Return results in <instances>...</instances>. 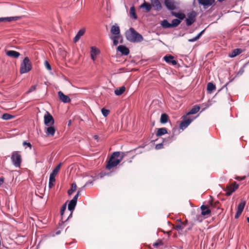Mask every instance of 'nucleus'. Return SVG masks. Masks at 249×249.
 Returning a JSON list of instances; mask_svg holds the SVG:
<instances>
[{
  "instance_id": "obj_1",
  "label": "nucleus",
  "mask_w": 249,
  "mask_h": 249,
  "mask_svg": "<svg viewBox=\"0 0 249 249\" xmlns=\"http://www.w3.org/2000/svg\"><path fill=\"white\" fill-rule=\"evenodd\" d=\"M125 34L126 39L131 42H140L143 40L142 36L133 28H130Z\"/></svg>"
},
{
  "instance_id": "obj_2",
  "label": "nucleus",
  "mask_w": 249,
  "mask_h": 249,
  "mask_svg": "<svg viewBox=\"0 0 249 249\" xmlns=\"http://www.w3.org/2000/svg\"><path fill=\"white\" fill-rule=\"evenodd\" d=\"M32 68V63L28 57H25L20 63V73L24 74L29 72Z\"/></svg>"
},
{
  "instance_id": "obj_3",
  "label": "nucleus",
  "mask_w": 249,
  "mask_h": 249,
  "mask_svg": "<svg viewBox=\"0 0 249 249\" xmlns=\"http://www.w3.org/2000/svg\"><path fill=\"white\" fill-rule=\"evenodd\" d=\"M11 159L13 165L17 168H20L21 162V156L19 151H15L12 153Z\"/></svg>"
},
{
  "instance_id": "obj_4",
  "label": "nucleus",
  "mask_w": 249,
  "mask_h": 249,
  "mask_svg": "<svg viewBox=\"0 0 249 249\" xmlns=\"http://www.w3.org/2000/svg\"><path fill=\"white\" fill-rule=\"evenodd\" d=\"M196 13L195 11H192L187 14L188 18H186V25L190 26L194 23L196 20Z\"/></svg>"
},
{
  "instance_id": "obj_5",
  "label": "nucleus",
  "mask_w": 249,
  "mask_h": 249,
  "mask_svg": "<svg viewBox=\"0 0 249 249\" xmlns=\"http://www.w3.org/2000/svg\"><path fill=\"white\" fill-rule=\"evenodd\" d=\"M44 124L46 126L53 125L54 124V120L52 115L46 111L44 116Z\"/></svg>"
},
{
  "instance_id": "obj_6",
  "label": "nucleus",
  "mask_w": 249,
  "mask_h": 249,
  "mask_svg": "<svg viewBox=\"0 0 249 249\" xmlns=\"http://www.w3.org/2000/svg\"><path fill=\"white\" fill-rule=\"evenodd\" d=\"M238 187L239 185L236 182H234L230 185H227L226 189L224 190V191H227L226 195L227 196H230L233 192L238 189Z\"/></svg>"
},
{
  "instance_id": "obj_7",
  "label": "nucleus",
  "mask_w": 249,
  "mask_h": 249,
  "mask_svg": "<svg viewBox=\"0 0 249 249\" xmlns=\"http://www.w3.org/2000/svg\"><path fill=\"white\" fill-rule=\"evenodd\" d=\"M120 162L121 160H114L110 158L106 165V169L109 170L112 168L116 166Z\"/></svg>"
},
{
  "instance_id": "obj_8",
  "label": "nucleus",
  "mask_w": 249,
  "mask_h": 249,
  "mask_svg": "<svg viewBox=\"0 0 249 249\" xmlns=\"http://www.w3.org/2000/svg\"><path fill=\"white\" fill-rule=\"evenodd\" d=\"M164 4L166 8L169 10L172 11L177 9L174 0H164Z\"/></svg>"
},
{
  "instance_id": "obj_9",
  "label": "nucleus",
  "mask_w": 249,
  "mask_h": 249,
  "mask_svg": "<svg viewBox=\"0 0 249 249\" xmlns=\"http://www.w3.org/2000/svg\"><path fill=\"white\" fill-rule=\"evenodd\" d=\"M194 118H187V119L182 121L180 124L179 127L180 129L184 130L193 122Z\"/></svg>"
},
{
  "instance_id": "obj_10",
  "label": "nucleus",
  "mask_w": 249,
  "mask_h": 249,
  "mask_svg": "<svg viewBox=\"0 0 249 249\" xmlns=\"http://www.w3.org/2000/svg\"><path fill=\"white\" fill-rule=\"evenodd\" d=\"M58 95L59 99L63 103H68L71 102L70 98L68 96L65 95L62 91H58Z\"/></svg>"
},
{
  "instance_id": "obj_11",
  "label": "nucleus",
  "mask_w": 249,
  "mask_h": 249,
  "mask_svg": "<svg viewBox=\"0 0 249 249\" xmlns=\"http://www.w3.org/2000/svg\"><path fill=\"white\" fill-rule=\"evenodd\" d=\"M174 57L171 55H166L164 56V60L167 63L171 64L172 65L175 66L177 64L176 60L174 59Z\"/></svg>"
},
{
  "instance_id": "obj_12",
  "label": "nucleus",
  "mask_w": 249,
  "mask_h": 249,
  "mask_svg": "<svg viewBox=\"0 0 249 249\" xmlns=\"http://www.w3.org/2000/svg\"><path fill=\"white\" fill-rule=\"evenodd\" d=\"M117 50L121 52L123 55H127L129 53V49L124 45H119L117 47Z\"/></svg>"
},
{
  "instance_id": "obj_13",
  "label": "nucleus",
  "mask_w": 249,
  "mask_h": 249,
  "mask_svg": "<svg viewBox=\"0 0 249 249\" xmlns=\"http://www.w3.org/2000/svg\"><path fill=\"white\" fill-rule=\"evenodd\" d=\"M198 2L199 4L206 8L212 5L214 2V0H198Z\"/></svg>"
},
{
  "instance_id": "obj_14",
  "label": "nucleus",
  "mask_w": 249,
  "mask_h": 249,
  "mask_svg": "<svg viewBox=\"0 0 249 249\" xmlns=\"http://www.w3.org/2000/svg\"><path fill=\"white\" fill-rule=\"evenodd\" d=\"M152 5L155 8V10L160 11L162 9L161 4L159 0H150Z\"/></svg>"
},
{
  "instance_id": "obj_15",
  "label": "nucleus",
  "mask_w": 249,
  "mask_h": 249,
  "mask_svg": "<svg viewBox=\"0 0 249 249\" xmlns=\"http://www.w3.org/2000/svg\"><path fill=\"white\" fill-rule=\"evenodd\" d=\"M6 54L7 56L14 58H18L20 55L18 52L13 50L6 51Z\"/></svg>"
},
{
  "instance_id": "obj_16",
  "label": "nucleus",
  "mask_w": 249,
  "mask_h": 249,
  "mask_svg": "<svg viewBox=\"0 0 249 249\" xmlns=\"http://www.w3.org/2000/svg\"><path fill=\"white\" fill-rule=\"evenodd\" d=\"M66 206L67 204L66 203H65L63 205L61 209V220L63 223L66 222L70 217L72 216V212H71L69 216L67 217V218L66 219H65V220L63 221L64 214L65 213V211L66 210Z\"/></svg>"
},
{
  "instance_id": "obj_17",
  "label": "nucleus",
  "mask_w": 249,
  "mask_h": 249,
  "mask_svg": "<svg viewBox=\"0 0 249 249\" xmlns=\"http://www.w3.org/2000/svg\"><path fill=\"white\" fill-rule=\"evenodd\" d=\"M201 210V215L203 216L208 215L211 213V210L206 205H202L200 207Z\"/></svg>"
},
{
  "instance_id": "obj_18",
  "label": "nucleus",
  "mask_w": 249,
  "mask_h": 249,
  "mask_svg": "<svg viewBox=\"0 0 249 249\" xmlns=\"http://www.w3.org/2000/svg\"><path fill=\"white\" fill-rule=\"evenodd\" d=\"M110 32L115 36L120 35V30L119 26L117 24L113 25L111 28Z\"/></svg>"
},
{
  "instance_id": "obj_19",
  "label": "nucleus",
  "mask_w": 249,
  "mask_h": 249,
  "mask_svg": "<svg viewBox=\"0 0 249 249\" xmlns=\"http://www.w3.org/2000/svg\"><path fill=\"white\" fill-rule=\"evenodd\" d=\"M48 127L46 128L45 133L47 136H53L55 132V129L54 126L52 125L48 126Z\"/></svg>"
},
{
  "instance_id": "obj_20",
  "label": "nucleus",
  "mask_w": 249,
  "mask_h": 249,
  "mask_svg": "<svg viewBox=\"0 0 249 249\" xmlns=\"http://www.w3.org/2000/svg\"><path fill=\"white\" fill-rule=\"evenodd\" d=\"M19 18V17H10L5 18H0V22H11L13 20H17Z\"/></svg>"
},
{
  "instance_id": "obj_21",
  "label": "nucleus",
  "mask_w": 249,
  "mask_h": 249,
  "mask_svg": "<svg viewBox=\"0 0 249 249\" xmlns=\"http://www.w3.org/2000/svg\"><path fill=\"white\" fill-rule=\"evenodd\" d=\"M85 33V29H82L80 30L78 33H77L76 35L73 38V42L76 43L77 42L79 39L80 38L81 36H83Z\"/></svg>"
},
{
  "instance_id": "obj_22",
  "label": "nucleus",
  "mask_w": 249,
  "mask_h": 249,
  "mask_svg": "<svg viewBox=\"0 0 249 249\" xmlns=\"http://www.w3.org/2000/svg\"><path fill=\"white\" fill-rule=\"evenodd\" d=\"M140 8L145 9V12L148 13L151 10L152 8V5L149 3L144 1V2L142 5H141Z\"/></svg>"
},
{
  "instance_id": "obj_23",
  "label": "nucleus",
  "mask_w": 249,
  "mask_h": 249,
  "mask_svg": "<svg viewBox=\"0 0 249 249\" xmlns=\"http://www.w3.org/2000/svg\"><path fill=\"white\" fill-rule=\"evenodd\" d=\"M200 107L198 105H195L190 109V110L187 113V115L194 114L199 111Z\"/></svg>"
},
{
  "instance_id": "obj_24",
  "label": "nucleus",
  "mask_w": 249,
  "mask_h": 249,
  "mask_svg": "<svg viewBox=\"0 0 249 249\" xmlns=\"http://www.w3.org/2000/svg\"><path fill=\"white\" fill-rule=\"evenodd\" d=\"M242 52V50L241 49H235L231 51V53L229 54V56L231 58H233L240 54Z\"/></svg>"
},
{
  "instance_id": "obj_25",
  "label": "nucleus",
  "mask_w": 249,
  "mask_h": 249,
  "mask_svg": "<svg viewBox=\"0 0 249 249\" xmlns=\"http://www.w3.org/2000/svg\"><path fill=\"white\" fill-rule=\"evenodd\" d=\"M166 133H167V129L165 127H162L158 129L156 133V136L159 137L163 135Z\"/></svg>"
},
{
  "instance_id": "obj_26",
  "label": "nucleus",
  "mask_w": 249,
  "mask_h": 249,
  "mask_svg": "<svg viewBox=\"0 0 249 249\" xmlns=\"http://www.w3.org/2000/svg\"><path fill=\"white\" fill-rule=\"evenodd\" d=\"M172 15L173 16L177 18L178 19L180 20V21L185 18V15L181 13H176L173 12H172Z\"/></svg>"
},
{
  "instance_id": "obj_27",
  "label": "nucleus",
  "mask_w": 249,
  "mask_h": 249,
  "mask_svg": "<svg viewBox=\"0 0 249 249\" xmlns=\"http://www.w3.org/2000/svg\"><path fill=\"white\" fill-rule=\"evenodd\" d=\"M169 117L166 113H162L160 119V122L161 124H165L168 122Z\"/></svg>"
},
{
  "instance_id": "obj_28",
  "label": "nucleus",
  "mask_w": 249,
  "mask_h": 249,
  "mask_svg": "<svg viewBox=\"0 0 249 249\" xmlns=\"http://www.w3.org/2000/svg\"><path fill=\"white\" fill-rule=\"evenodd\" d=\"M125 88L124 86L121 87L114 91V93L116 95L119 96L122 95L125 91Z\"/></svg>"
},
{
  "instance_id": "obj_29",
  "label": "nucleus",
  "mask_w": 249,
  "mask_h": 249,
  "mask_svg": "<svg viewBox=\"0 0 249 249\" xmlns=\"http://www.w3.org/2000/svg\"><path fill=\"white\" fill-rule=\"evenodd\" d=\"M216 89L215 85L212 82H209L207 85V91L208 93H211L213 90Z\"/></svg>"
},
{
  "instance_id": "obj_30",
  "label": "nucleus",
  "mask_w": 249,
  "mask_h": 249,
  "mask_svg": "<svg viewBox=\"0 0 249 249\" xmlns=\"http://www.w3.org/2000/svg\"><path fill=\"white\" fill-rule=\"evenodd\" d=\"M76 203V202L71 200L68 204V210L72 213V211L74 210Z\"/></svg>"
},
{
  "instance_id": "obj_31",
  "label": "nucleus",
  "mask_w": 249,
  "mask_h": 249,
  "mask_svg": "<svg viewBox=\"0 0 249 249\" xmlns=\"http://www.w3.org/2000/svg\"><path fill=\"white\" fill-rule=\"evenodd\" d=\"M61 165V163H60L58 165H57L53 170L52 172L51 173L50 175H53L54 177H55L56 175L58 174L60 167Z\"/></svg>"
},
{
  "instance_id": "obj_32",
  "label": "nucleus",
  "mask_w": 249,
  "mask_h": 249,
  "mask_svg": "<svg viewBox=\"0 0 249 249\" xmlns=\"http://www.w3.org/2000/svg\"><path fill=\"white\" fill-rule=\"evenodd\" d=\"M55 181V177L53 175H50L49 182V187L50 188H52L54 185V182Z\"/></svg>"
},
{
  "instance_id": "obj_33",
  "label": "nucleus",
  "mask_w": 249,
  "mask_h": 249,
  "mask_svg": "<svg viewBox=\"0 0 249 249\" xmlns=\"http://www.w3.org/2000/svg\"><path fill=\"white\" fill-rule=\"evenodd\" d=\"M121 37L120 35L119 36H114L110 37V38L113 40V45L114 46H117L119 43V39Z\"/></svg>"
},
{
  "instance_id": "obj_34",
  "label": "nucleus",
  "mask_w": 249,
  "mask_h": 249,
  "mask_svg": "<svg viewBox=\"0 0 249 249\" xmlns=\"http://www.w3.org/2000/svg\"><path fill=\"white\" fill-rule=\"evenodd\" d=\"M161 25L164 28H172L171 23H170L166 19H164L162 21Z\"/></svg>"
},
{
  "instance_id": "obj_35",
  "label": "nucleus",
  "mask_w": 249,
  "mask_h": 249,
  "mask_svg": "<svg viewBox=\"0 0 249 249\" xmlns=\"http://www.w3.org/2000/svg\"><path fill=\"white\" fill-rule=\"evenodd\" d=\"M14 117V116L12 115L9 113H4L2 115L1 118L4 120H9L13 119Z\"/></svg>"
},
{
  "instance_id": "obj_36",
  "label": "nucleus",
  "mask_w": 249,
  "mask_h": 249,
  "mask_svg": "<svg viewBox=\"0 0 249 249\" xmlns=\"http://www.w3.org/2000/svg\"><path fill=\"white\" fill-rule=\"evenodd\" d=\"M245 205H246V201H242L238 204L237 210L242 213V212L244 209V207L245 206Z\"/></svg>"
},
{
  "instance_id": "obj_37",
  "label": "nucleus",
  "mask_w": 249,
  "mask_h": 249,
  "mask_svg": "<svg viewBox=\"0 0 249 249\" xmlns=\"http://www.w3.org/2000/svg\"><path fill=\"white\" fill-rule=\"evenodd\" d=\"M76 190V184L75 183L71 184V188L68 191L69 195H71Z\"/></svg>"
},
{
  "instance_id": "obj_38",
  "label": "nucleus",
  "mask_w": 249,
  "mask_h": 249,
  "mask_svg": "<svg viewBox=\"0 0 249 249\" xmlns=\"http://www.w3.org/2000/svg\"><path fill=\"white\" fill-rule=\"evenodd\" d=\"M130 14L133 18L135 19L137 18V16L136 14L135 9L134 6L130 7Z\"/></svg>"
},
{
  "instance_id": "obj_39",
  "label": "nucleus",
  "mask_w": 249,
  "mask_h": 249,
  "mask_svg": "<svg viewBox=\"0 0 249 249\" xmlns=\"http://www.w3.org/2000/svg\"><path fill=\"white\" fill-rule=\"evenodd\" d=\"M180 23V20L178 19H174L172 21V23H171L172 28L176 27L178 26Z\"/></svg>"
},
{
  "instance_id": "obj_40",
  "label": "nucleus",
  "mask_w": 249,
  "mask_h": 249,
  "mask_svg": "<svg viewBox=\"0 0 249 249\" xmlns=\"http://www.w3.org/2000/svg\"><path fill=\"white\" fill-rule=\"evenodd\" d=\"M180 222L181 221H180ZM185 226V225L184 224L180 222V223L176 225L175 229L178 231H182L184 229Z\"/></svg>"
},
{
  "instance_id": "obj_41",
  "label": "nucleus",
  "mask_w": 249,
  "mask_h": 249,
  "mask_svg": "<svg viewBox=\"0 0 249 249\" xmlns=\"http://www.w3.org/2000/svg\"><path fill=\"white\" fill-rule=\"evenodd\" d=\"M204 219V218L203 217V215H201V214L199 215H196L195 218V220L198 222H201Z\"/></svg>"
},
{
  "instance_id": "obj_42",
  "label": "nucleus",
  "mask_w": 249,
  "mask_h": 249,
  "mask_svg": "<svg viewBox=\"0 0 249 249\" xmlns=\"http://www.w3.org/2000/svg\"><path fill=\"white\" fill-rule=\"evenodd\" d=\"M120 152H118V151L114 152L112 153L110 158L115 160V159L119 158L120 157Z\"/></svg>"
},
{
  "instance_id": "obj_43",
  "label": "nucleus",
  "mask_w": 249,
  "mask_h": 249,
  "mask_svg": "<svg viewBox=\"0 0 249 249\" xmlns=\"http://www.w3.org/2000/svg\"><path fill=\"white\" fill-rule=\"evenodd\" d=\"M102 113L104 117H107L109 113V110L105 108H103L101 110Z\"/></svg>"
},
{
  "instance_id": "obj_44",
  "label": "nucleus",
  "mask_w": 249,
  "mask_h": 249,
  "mask_svg": "<svg viewBox=\"0 0 249 249\" xmlns=\"http://www.w3.org/2000/svg\"><path fill=\"white\" fill-rule=\"evenodd\" d=\"M99 52V51L94 47H91V53L93 54L94 55H96L98 54Z\"/></svg>"
},
{
  "instance_id": "obj_45",
  "label": "nucleus",
  "mask_w": 249,
  "mask_h": 249,
  "mask_svg": "<svg viewBox=\"0 0 249 249\" xmlns=\"http://www.w3.org/2000/svg\"><path fill=\"white\" fill-rule=\"evenodd\" d=\"M80 195V191H78L77 194L74 196L73 198L71 199L73 201L76 202L77 201V199L79 196Z\"/></svg>"
},
{
  "instance_id": "obj_46",
  "label": "nucleus",
  "mask_w": 249,
  "mask_h": 249,
  "mask_svg": "<svg viewBox=\"0 0 249 249\" xmlns=\"http://www.w3.org/2000/svg\"><path fill=\"white\" fill-rule=\"evenodd\" d=\"M247 65V64H245L244 65V67L242 68H241L239 71H238V72H237V75H239V76H240L244 72V67Z\"/></svg>"
},
{
  "instance_id": "obj_47",
  "label": "nucleus",
  "mask_w": 249,
  "mask_h": 249,
  "mask_svg": "<svg viewBox=\"0 0 249 249\" xmlns=\"http://www.w3.org/2000/svg\"><path fill=\"white\" fill-rule=\"evenodd\" d=\"M44 64H45L46 68L48 70H51V65L50 64V63L47 61H45Z\"/></svg>"
},
{
  "instance_id": "obj_48",
  "label": "nucleus",
  "mask_w": 249,
  "mask_h": 249,
  "mask_svg": "<svg viewBox=\"0 0 249 249\" xmlns=\"http://www.w3.org/2000/svg\"><path fill=\"white\" fill-rule=\"evenodd\" d=\"M36 85H34V86H31V88L29 89L28 91H27V93H30V92L34 91V90H36Z\"/></svg>"
},
{
  "instance_id": "obj_49",
  "label": "nucleus",
  "mask_w": 249,
  "mask_h": 249,
  "mask_svg": "<svg viewBox=\"0 0 249 249\" xmlns=\"http://www.w3.org/2000/svg\"><path fill=\"white\" fill-rule=\"evenodd\" d=\"M163 148V144L162 143H159L156 145L155 149L159 150Z\"/></svg>"
},
{
  "instance_id": "obj_50",
  "label": "nucleus",
  "mask_w": 249,
  "mask_h": 249,
  "mask_svg": "<svg viewBox=\"0 0 249 249\" xmlns=\"http://www.w3.org/2000/svg\"><path fill=\"white\" fill-rule=\"evenodd\" d=\"M205 29H204L202 31H201L196 36H195L196 40H197L200 37L202 36V35L205 32Z\"/></svg>"
},
{
  "instance_id": "obj_51",
  "label": "nucleus",
  "mask_w": 249,
  "mask_h": 249,
  "mask_svg": "<svg viewBox=\"0 0 249 249\" xmlns=\"http://www.w3.org/2000/svg\"><path fill=\"white\" fill-rule=\"evenodd\" d=\"M205 29H204L202 31H201L196 36H195L196 40H197L200 37L202 36V35L205 32Z\"/></svg>"
},
{
  "instance_id": "obj_52",
  "label": "nucleus",
  "mask_w": 249,
  "mask_h": 249,
  "mask_svg": "<svg viewBox=\"0 0 249 249\" xmlns=\"http://www.w3.org/2000/svg\"><path fill=\"white\" fill-rule=\"evenodd\" d=\"M205 29H204L202 31H201L196 36H195L196 40H197L200 37L202 36V35L205 32Z\"/></svg>"
},
{
  "instance_id": "obj_53",
  "label": "nucleus",
  "mask_w": 249,
  "mask_h": 249,
  "mask_svg": "<svg viewBox=\"0 0 249 249\" xmlns=\"http://www.w3.org/2000/svg\"><path fill=\"white\" fill-rule=\"evenodd\" d=\"M205 29H204L202 31H201L196 36H195L196 40H197L200 37L202 36V35L205 32Z\"/></svg>"
},
{
  "instance_id": "obj_54",
  "label": "nucleus",
  "mask_w": 249,
  "mask_h": 249,
  "mask_svg": "<svg viewBox=\"0 0 249 249\" xmlns=\"http://www.w3.org/2000/svg\"><path fill=\"white\" fill-rule=\"evenodd\" d=\"M205 29H204L202 31H201L196 36H195L196 40H197L200 37L202 36V35L205 32Z\"/></svg>"
},
{
  "instance_id": "obj_55",
  "label": "nucleus",
  "mask_w": 249,
  "mask_h": 249,
  "mask_svg": "<svg viewBox=\"0 0 249 249\" xmlns=\"http://www.w3.org/2000/svg\"><path fill=\"white\" fill-rule=\"evenodd\" d=\"M23 145H27L28 147L30 148V149H31L32 147V144L30 142H27L26 141H24L23 142Z\"/></svg>"
},
{
  "instance_id": "obj_56",
  "label": "nucleus",
  "mask_w": 249,
  "mask_h": 249,
  "mask_svg": "<svg viewBox=\"0 0 249 249\" xmlns=\"http://www.w3.org/2000/svg\"><path fill=\"white\" fill-rule=\"evenodd\" d=\"M242 212L238 211L237 210L236 213L235 214L234 217L235 219H237L239 216L241 214Z\"/></svg>"
},
{
  "instance_id": "obj_57",
  "label": "nucleus",
  "mask_w": 249,
  "mask_h": 249,
  "mask_svg": "<svg viewBox=\"0 0 249 249\" xmlns=\"http://www.w3.org/2000/svg\"><path fill=\"white\" fill-rule=\"evenodd\" d=\"M162 244V242L161 241L158 242H156L155 243L153 244V246L155 247H158L160 245H161Z\"/></svg>"
},
{
  "instance_id": "obj_58",
  "label": "nucleus",
  "mask_w": 249,
  "mask_h": 249,
  "mask_svg": "<svg viewBox=\"0 0 249 249\" xmlns=\"http://www.w3.org/2000/svg\"><path fill=\"white\" fill-rule=\"evenodd\" d=\"M196 37H194L192 38H190V39H188V41L190 42H195L196 41Z\"/></svg>"
},
{
  "instance_id": "obj_59",
  "label": "nucleus",
  "mask_w": 249,
  "mask_h": 249,
  "mask_svg": "<svg viewBox=\"0 0 249 249\" xmlns=\"http://www.w3.org/2000/svg\"><path fill=\"white\" fill-rule=\"evenodd\" d=\"M92 183V181H89L86 183V184L84 185V186L83 187V188L85 187L86 186H88L89 184Z\"/></svg>"
},
{
  "instance_id": "obj_60",
  "label": "nucleus",
  "mask_w": 249,
  "mask_h": 249,
  "mask_svg": "<svg viewBox=\"0 0 249 249\" xmlns=\"http://www.w3.org/2000/svg\"><path fill=\"white\" fill-rule=\"evenodd\" d=\"M125 155V153L124 152H122L121 153V158L119 160H121V161L123 160V158L124 157V156Z\"/></svg>"
},
{
  "instance_id": "obj_61",
  "label": "nucleus",
  "mask_w": 249,
  "mask_h": 249,
  "mask_svg": "<svg viewBox=\"0 0 249 249\" xmlns=\"http://www.w3.org/2000/svg\"><path fill=\"white\" fill-rule=\"evenodd\" d=\"M4 179L3 178H0V186L3 183Z\"/></svg>"
},
{
  "instance_id": "obj_62",
  "label": "nucleus",
  "mask_w": 249,
  "mask_h": 249,
  "mask_svg": "<svg viewBox=\"0 0 249 249\" xmlns=\"http://www.w3.org/2000/svg\"><path fill=\"white\" fill-rule=\"evenodd\" d=\"M95 55H94L93 54L91 53V57L93 60H94L95 59Z\"/></svg>"
},
{
  "instance_id": "obj_63",
  "label": "nucleus",
  "mask_w": 249,
  "mask_h": 249,
  "mask_svg": "<svg viewBox=\"0 0 249 249\" xmlns=\"http://www.w3.org/2000/svg\"><path fill=\"white\" fill-rule=\"evenodd\" d=\"M60 233V231H56V233H55V234H56V235H58V234H59Z\"/></svg>"
},
{
  "instance_id": "obj_64",
  "label": "nucleus",
  "mask_w": 249,
  "mask_h": 249,
  "mask_svg": "<svg viewBox=\"0 0 249 249\" xmlns=\"http://www.w3.org/2000/svg\"><path fill=\"white\" fill-rule=\"evenodd\" d=\"M94 138L95 139H97L98 138V136L97 135H95Z\"/></svg>"
}]
</instances>
